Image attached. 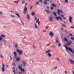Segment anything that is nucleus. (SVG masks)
<instances>
[{"label": "nucleus", "mask_w": 74, "mask_h": 74, "mask_svg": "<svg viewBox=\"0 0 74 74\" xmlns=\"http://www.w3.org/2000/svg\"><path fill=\"white\" fill-rule=\"evenodd\" d=\"M64 47L66 49V51H69V50L73 54H74V51H73V50L71 48H68V47L66 45H65Z\"/></svg>", "instance_id": "f257e3e1"}, {"label": "nucleus", "mask_w": 74, "mask_h": 74, "mask_svg": "<svg viewBox=\"0 0 74 74\" xmlns=\"http://www.w3.org/2000/svg\"><path fill=\"white\" fill-rule=\"evenodd\" d=\"M22 64H21V65H18V68L20 71L24 72V71H25V69H22Z\"/></svg>", "instance_id": "f03ea898"}, {"label": "nucleus", "mask_w": 74, "mask_h": 74, "mask_svg": "<svg viewBox=\"0 0 74 74\" xmlns=\"http://www.w3.org/2000/svg\"><path fill=\"white\" fill-rule=\"evenodd\" d=\"M27 8H26V7H25L24 9V11L23 13L24 14H26V12H27Z\"/></svg>", "instance_id": "7ed1b4c3"}, {"label": "nucleus", "mask_w": 74, "mask_h": 74, "mask_svg": "<svg viewBox=\"0 0 74 74\" xmlns=\"http://www.w3.org/2000/svg\"><path fill=\"white\" fill-rule=\"evenodd\" d=\"M2 70L3 72H4L5 71V65H4L3 63L2 64Z\"/></svg>", "instance_id": "20e7f679"}, {"label": "nucleus", "mask_w": 74, "mask_h": 74, "mask_svg": "<svg viewBox=\"0 0 74 74\" xmlns=\"http://www.w3.org/2000/svg\"><path fill=\"white\" fill-rule=\"evenodd\" d=\"M69 61L71 64H74V62L73 60L70 59H69Z\"/></svg>", "instance_id": "39448f33"}, {"label": "nucleus", "mask_w": 74, "mask_h": 74, "mask_svg": "<svg viewBox=\"0 0 74 74\" xmlns=\"http://www.w3.org/2000/svg\"><path fill=\"white\" fill-rule=\"evenodd\" d=\"M69 22H70L71 23H73V22L72 21V17L70 16L69 17Z\"/></svg>", "instance_id": "423d86ee"}, {"label": "nucleus", "mask_w": 74, "mask_h": 74, "mask_svg": "<svg viewBox=\"0 0 74 74\" xmlns=\"http://www.w3.org/2000/svg\"><path fill=\"white\" fill-rule=\"evenodd\" d=\"M17 51L18 52V53H19L20 55H21L22 54V51L21 50H19L18 49H17Z\"/></svg>", "instance_id": "0eeeda50"}, {"label": "nucleus", "mask_w": 74, "mask_h": 74, "mask_svg": "<svg viewBox=\"0 0 74 74\" xmlns=\"http://www.w3.org/2000/svg\"><path fill=\"white\" fill-rule=\"evenodd\" d=\"M49 20L50 22H52L53 21V19L52 17L51 16L49 17Z\"/></svg>", "instance_id": "6e6552de"}, {"label": "nucleus", "mask_w": 74, "mask_h": 74, "mask_svg": "<svg viewBox=\"0 0 74 74\" xmlns=\"http://www.w3.org/2000/svg\"><path fill=\"white\" fill-rule=\"evenodd\" d=\"M45 11L46 12L47 14H51V12L48 10H45Z\"/></svg>", "instance_id": "1a4fd4ad"}, {"label": "nucleus", "mask_w": 74, "mask_h": 74, "mask_svg": "<svg viewBox=\"0 0 74 74\" xmlns=\"http://www.w3.org/2000/svg\"><path fill=\"white\" fill-rule=\"evenodd\" d=\"M38 23V26L40 25V21H39V19H37V22H36V23Z\"/></svg>", "instance_id": "9d476101"}, {"label": "nucleus", "mask_w": 74, "mask_h": 74, "mask_svg": "<svg viewBox=\"0 0 74 74\" xmlns=\"http://www.w3.org/2000/svg\"><path fill=\"white\" fill-rule=\"evenodd\" d=\"M58 11V12L57 13V14H58V15H60V13H59V12H61V13H63V12H62V11H60L59 10H57Z\"/></svg>", "instance_id": "9b49d317"}, {"label": "nucleus", "mask_w": 74, "mask_h": 74, "mask_svg": "<svg viewBox=\"0 0 74 74\" xmlns=\"http://www.w3.org/2000/svg\"><path fill=\"white\" fill-rule=\"evenodd\" d=\"M47 56L49 58H51V57L52 56V55H51V53H49L47 54Z\"/></svg>", "instance_id": "f8f14e48"}, {"label": "nucleus", "mask_w": 74, "mask_h": 74, "mask_svg": "<svg viewBox=\"0 0 74 74\" xmlns=\"http://www.w3.org/2000/svg\"><path fill=\"white\" fill-rule=\"evenodd\" d=\"M51 52V50H49L45 51L46 53H49L50 52Z\"/></svg>", "instance_id": "ddd939ff"}, {"label": "nucleus", "mask_w": 74, "mask_h": 74, "mask_svg": "<svg viewBox=\"0 0 74 74\" xmlns=\"http://www.w3.org/2000/svg\"><path fill=\"white\" fill-rule=\"evenodd\" d=\"M27 18L28 19V20H30V15H29V14H27Z\"/></svg>", "instance_id": "4468645a"}, {"label": "nucleus", "mask_w": 74, "mask_h": 74, "mask_svg": "<svg viewBox=\"0 0 74 74\" xmlns=\"http://www.w3.org/2000/svg\"><path fill=\"white\" fill-rule=\"evenodd\" d=\"M50 35L51 36H54V35H53V33L51 32H50L49 33Z\"/></svg>", "instance_id": "2eb2a0df"}, {"label": "nucleus", "mask_w": 74, "mask_h": 74, "mask_svg": "<svg viewBox=\"0 0 74 74\" xmlns=\"http://www.w3.org/2000/svg\"><path fill=\"white\" fill-rule=\"evenodd\" d=\"M14 58H16V52H14Z\"/></svg>", "instance_id": "dca6fc26"}, {"label": "nucleus", "mask_w": 74, "mask_h": 74, "mask_svg": "<svg viewBox=\"0 0 74 74\" xmlns=\"http://www.w3.org/2000/svg\"><path fill=\"white\" fill-rule=\"evenodd\" d=\"M45 5H47L48 4V2L47 1V0H45Z\"/></svg>", "instance_id": "f3484780"}, {"label": "nucleus", "mask_w": 74, "mask_h": 74, "mask_svg": "<svg viewBox=\"0 0 74 74\" xmlns=\"http://www.w3.org/2000/svg\"><path fill=\"white\" fill-rule=\"evenodd\" d=\"M35 15V13L34 12H33L31 13V15L32 16H34Z\"/></svg>", "instance_id": "a211bd4d"}, {"label": "nucleus", "mask_w": 74, "mask_h": 74, "mask_svg": "<svg viewBox=\"0 0 74 74\" xmlns=\"http://www.w3.org/2000/svg\"><path fill=\"white\" fill-rule=\"evenodd\" d=\"M22 63L24 66H25V65H26V63H25V61H23Z\"/></svg>", "instance_id": "6ab92c4d"}, {"label": "nucleus", "mask_w": 74, "mask_h": 74, "mask_svg": "<svg viewBox=\"0 0 74 74\" xmlns=\"http://www.w3.org/2000/svg\"><path fill=\"white\" fill-rule=\"evenodd\" d=\"M35 29H37L38 28V26H37V23H36L35 25Z\"/></svg>", "instance_id": "aec40b11"}, {"label": "nucleus", "mask_w": 74, "mask_h": 74, "mask_svg": "<svg viewBox=\"0 0 74 74\" xmlns=\"http://www.w3.org/2000/svg\"><path fill=\"white\" fill-rule=\"evenodd\" d=\"M62 27H65V28H66V27H67L66 26V25L64 24L62 25Z\"/></svg>", "instance_id": "412c9836"}, {"label": "nucleus", "mask_w": 74, "mask_h": 74, "mask_svg": "<svg viewBox=\"0 0 74 74\" xmlns=\"http://www.w3.org/2000/svg\"><path fill=\"white\" fill-rule=\"evenodd\" d=\"M64 40H65V41H66V42H68V40H67L66 38H64Z\"/></svg>", "instance_id": "4be33fe9"}, {"label": "nucleus", "mask_w": 74, "mask_h": 74, "mask_svg": "<svg viewBox=\"0 0 74 74\" xmlns=\"http://www.w3.org/2000/svg\"><path fill=\"white\" fill-rule=\"evenodd\" d=\"M19 1H14V3H16V4H18V3H19Z\"/></svg>", "instance_id": "5701e85b"}, {"label": "nucleus", "mask_w": 74, "mask_h": 74, "mask_svg": "<svg viewBox=\"0 0 74 74\" xmlns=\"http://www.w3.org/2000/svg\"><path fill=\"white\" fill-rule=\"evenodd\" d=\"M53 13L54 15V16H57V15H56V13H55V12H53Z\"/></svg>", "instance_id": "b1692460"}, {"label": "nucleus", "mask_w": 74, "mask_h": 74, "mask_svg": "<svg viewBox=\"0 0 74 74\" xmlns=\"http://www.w3.org/2000/svg\"><path fill=\"white\" fill-rule=\"evenodd\" d=\"M16 61H19V60H20V58H17L16 59Z\"/></svg>", "instance_id": "393cba45"}, {"label": "nucleus", "mask_w": 74, "mask_h": 74, "mask_svg": "<svg viewBox=\"0 0 74 74\" xmlns=\"http://www.w3.org/2000/svg\"><path fill=\"white\" fill-rule=\"evenodd\" d=\"M66 45H67V46H69V45H71L70 43H66Z\"/></svg>", "instance_id": "a878e982"}, {"label": "nucleus", "mask_w": 74, "mask_h": 74, "mask_svg": "<svg viewBox=\"0 0 74 74\" xmlns=\"http://www.w3.org/2000/svg\"><path fill=\"white\" fill-rule=\"evenodd\" d=\"M0 58L1 59H3V58H4V57H3V55H2L1 54Z\"/></svg>", "instance_id": "bb28decb"}, {"label": "nucleus", "mask_w": 74, "mask_h": 74, "mask_svg": "<svg viewBox=\"0 0 74 74\" xmlns=\"http://www.w3.org/2000/svg\"><path fill=\"white\" fill-rule=\"evenodd\" d=\"M61 46V43H60V42H59L58 43V47H60Z\"/></svg>", "instance_id": "cd10ccee"}, {"label": "nucleus", "mask_w": 74, "mask_h": 74, "mask_svg": "<svg viewBox=\"0 0 74 74\" xmlns=\"http://www.w3.org/2000/svg\"><path fill=\"white\" fill-rule=\"evenodd\" d=\"M25 3V1L24 0H23L22 2V4H24Z\"/></svg>", "instance_id": "c85d7f7f"}, {"label": "nucleus", "mask_w": 74, "mask_h": 74, "mask_svg": "<svg viewBox=\"0 0 74 74\" xmlns=\"http://www.w3.org/2000/svg\"><path fill=\"white\" fill-rule=\"evenodd\" d=\"M15 15H17V16H18V17H20V16H19V14H15Z\"/></svg>", "instance_id": "c756f323"}, {"label": "nucleus", "mask_w": 74, "mask_h": 74, "mask_svg": "<svg viewBox=\"0 0 74 74\" xmlns=\"http://www.w3.org/2000/svg\"><path fill=\"white\" fill-rule=\"evenodd\" d=\"M15 48H18V45H17L16 44L15 45Z\"/></svg>", "instance_id": "7c9ffc66"}, {"label": "nucleus", "mask_w": 74, "mask_h": 74, "mask_svg": "<svg viewBox=\"0 0 74 74\" xmlns=\"http://www.w3.org/2000/svg\"><path fill=\"white\" fill-rule=\"evenodd\" d=\"M39 3H40V2H37L36 3V5H38V4H39Z\"/></svg>", "instance_id": "2f4dec72"}, {"label": "nucleus", "mask_w": 74, "mask_h": 74, "mask_svg": "<svg viewBox=\"0 0 74 74\" xmlns=\"http://www.w3.org/2000/svg\"><path fill=\"white\" fill-rule=\"evenodd\" d=\"M52 5H53V7H56V6L54 4H52Z\"/></svg>", "instance_id": "473e14b6"}, {"label": "nucleus", "mask_w": 74, "mask_h": 74, "mask_svg": "<svg viewBox=\"0 0 74 74\" xmlns=\"http://www.w3.org/2000/svg\"><path fill=\"white\" fill-rule=\"evenodd\" d=\"M65 1L66 3H69V1L67 0H66Z\"/></svg>", "instance_id": "72a5a7b5"}, {"label": "nucleus", "mask_w": 74, "mask_h": 74, "mask_svg": "<svg viewBox=\"0 0 74 74\" xmlns=\"http://www.w3.org/2000/svg\"><path fill=\"white\" fill-rule=\"evenodd\" d=\"M59 19H60V21H62V18L60 17H59Z\"/></svg>", "instance_id": "f704fd0d"}, {"label": "nucleus", "mask_w": 74, "mask_h": 74, "mask_svg": "<svg viewBox=\"0 0 74 74\" xmlns=\"http://www.w3.org/2000/svg\"><path fill=\"white\" fill-rule=\"evenodd\" d=\"M56 43L57 44H58V40H57V39H56Z\"/></svg>", "instance_id": "c9c22d12"}, {"label": "nucleus", "mask_w": 74, "mask_h": 74, "mask_svg": "<svg viewBox=\"0 0 74 74\" xmlns=\"http://www.w3.org/2000/svg\"><path fill=\"white\" fill-rule=\"evenodd\" d=\"M56 19L57 20H59V17H56Z\"/></svg>", "instance_id": "e433bc0d"}, {"label": "nucleus", "mask_w": 74, "mask_h": 74, "mask_svg": "<svg viewBox=\"0 0 74 74\" xmlns=\"http://www.w3.org/2000/svg\"><path fill=\"white\" fill-rule=\"evenodd\" d=\"M12 65L13 66H16V65H15V63H12Z\"/></svg>", "instance_id": "4c0bfd02"}, {"label": "nucleus", "mask_w": 74, "mask_h": 74, "mask_svg": "<svg viewBox=\"0 0 74 74\" xmlns=\"http://www.w3.org/2000/svg\"><path fill=\"white\" fill-rule=\"evenodd\" d=\"M50 45H51V43H50L49 44H47V47H48V46H49Z\"/></svg>", "instance_id": "58836bf2"}, {"label": "nucleus", "mask_w": 74, "mask_h": 74, "mask_svg": "<svg viewBox=\"0 0 74 74\" xmlns=\"http://www.w3.org/2000/svg\"><path fill=\"white\" fill-rule=\"evenodd\" d=\"M3 40V39H2V38L0 36V41H2Z\"/></svg>", "instance_id": "ea45409f"}, {"label": "nucleus", "mask_w": 74, "mask_h": 74, "mask_svg": "<svg viewBox=\"0 0 74 74\" xmlns=\"http://www.w3.org/2000/svg\"><path fill=\"white\" fill-rule=\"evenodd\" d=\"M70 27L71 28V29H74V26H72L71 27Z\"/></svg>", "instance_id": "a19ab883"}, {"label": "nucleus", "mask_w": 74, "mask_h": 74, "mask_svg": "<svg viewBox=\"0 0 74 74\" xmlns=\"http://www.w3.org/2000/svg\"><path fill=\"white\" fill-rule=\"evenodd\" d=\"M54 69L55 70H56V69H57V66H55L54 67Z\"/></svg>", "instance_id": "79ce46f5"}, {"label": "nucleus", "mask_w": 74, "mask_h": 74, "mask_svg": "<svg viewBox=\"0 0 74 74\" xmlns=\"http://www.w3.org/2000/svg\"><path fill=\"white\" fill-rule=\"evenodd\" d=\"M33 6H32L30 8V10H32V8H33Z\"/></svg>", "instance_id": "37998d69"}, {"label": "nucleus", "mask_w": 74, "mask_h": 74, "mask_svg": "<svg viewBox=\"0 0 74 74\" xmlns=\"http://www.w3.org/2000/svg\"><path fill=\"white\" fill-rule=\"evenodd\" d=\"M69 43L71 45V43H72V41H70L69 42Z\"/></svg>", "instance_id": "c03bdc74"}, {"label": "nucleus", "mask_w": 74, "mask_h": 74, "mask_svg": "<svg viewBox=\"0 0 74 74\" xmlns=\"http://www.w3.org/2000/svg\"><path fill=\"white\" fill-rule=\"evenodd\" d=\"M1 36L2 37H3L4 38L5 37V36H4V35H1Z\"/></svg>", "instance_id": "a18cd8bd"}, {"label": "nucleus", "mask_w": 74, "mask_h": 74, "mask_svg": "<svg viewBox=\"0 0 74 74\" xmlns=\"http://www.w3.org/2000/svg\"><path fill=\"white\" fill-rule=\"evenodd\" d=\"M51 10H53V7H51Z\"/></svg>", "instance_id": "49530a36"}, {"label": "nucleus", "mask_w": 74, "mask_h": 74, "mask_svg": "<svg viewBox=\"0 0 74 74\" xmlns=\"http://www.w3.org/2000/svg\"><path fill=\"white\" fill-rule=\"evenodd\" d=\"M71 40H74V38L71 37Z\"/></svg>", "instance_id": "de8ad7c7"}, {"label": "nucleus", "mask_w": 74, "mask_h": 74, "mask_svg": "<svg viewBox=\"0 0 74 74\" xmlns=\"http://www.w3.org/2000/svg\"><path fill=\"white\" fill-rule=\"evenodd\" d=\"M11 16H12V17L13 18H14V17H15V16H13L12 15H11Z\"/></svg>", "instance_id": "09e8293b"}, {"label": "nucleus", "mask_w": 74, "mask_h": 74, "mask_svg": "<svg viewBox=\"0 0 74 74\" xmlns=\"http://www.w3.org/2000/svg\"><path fill=\"white\" fill-rule=\"evenodd\" d=\"M61 17H62L63 18V17H64V16L63 15H61Z\"/></svg>", "instance_id": "8fccbe9b"}, {"label": "nucleus", "mask_w": 74, "mask_h": 74, "mask_svg": "<svg viewBox=\"0 0 74 74\" xmlns=\"http://www.w3.org/2000/svg\"><path fill=\"white\" fill-rule=\"evenodd\" d=\"M48 27H49V26H47L46 27L45 29H48Z\"/></svg>", "instance_id": "3c124183"}, {"label": "nucleus", "mask_w": 74, "mask_h": 74, "mask_svg": "<svg viewBox=\"0 0 74 74\" xmlns=\"http://www.w3.org/2000/svg\"><path fill=\"white\" fill-rule=\"evenodd\" d=\"M10 58L11 60H12V58L11 57V56H10Z\"/></svg>", "instance_id": "603ef678"}, {"label": "nucleus", "mask_w": 74, "mask_h": 74, "mask_svg": "<svg viewBox=\"0 0 74 74\" xmlns=\"http://www.w3.org/2000/svg\"><path fill=\"white\" fill-rule=\"evenodd\" d=\"M0 14H1V15H3V14L2 13V12H0Z\"/></svg>", "instance_id": "864d4df0"}, {"label": "nucleus", "mask_w": 74, "mask_h": 74, "mask_svg": "<svg viewBox=\"0 0 74 74\" xmlns=\"http://www.w3.org/2000/svg\"><path fill=\"white\" fill-rule=\"evenodd\" d=\"M43 32H47V31H46V30H43Z\"/></svg>", "instance_id": "5fc2aeb1"}, {"label": "nucleus", "mask_w": 74, "mask_h": 74, "mask_svg": "<svg viewBox=\"0 0 74 74\" xmlns=\"http://www.w3.org/2000/svg\"><path fill=\"white\" fill-rule=\"evenodd\" d=\"M57 60H58V61H60V60H59V59L58 58H57Z\"/></svg>", "instance_id": "6e6d98bb"}, {"label": "nucleus", "mask_w": 74, "mask_h": 74, "mask_svg": "<svg viewBox=\"0 0 74 74\" xmlns=\"http://www.w3.org/2000/svg\"><path fill=\"white\" fill-rule=\"evenodd\" d=\"M13 73H15V70H13Z\"/></svg>", "instance_id": "4d7b16f0"}, {"label": "nucleus", "mask_w": 74, "mask_h": 74, "mask_svg": "<svg viewBox=\"0 0 74 74\" xmlns=\"http://www.w3.org/2000/svg\"><path fill=\"white\" fill-rule=\"evenodd\" d=\"M69 35L70 36H73V35L71 34H69Z\"/></svg>", "instance_id": "13d9d810"}, {"label": "nucleus", "mask_w": 74, "mask_h": 74, "mask_svg": "<svg viewBox=\"0 0 74 74\" xmlns=\"http://www.w3.org/2000/svg\"><path fill=\"white\" fill-rule=\"evenodd\" d=\"M35 20H37V18L36 17H35Z\"/></svg>", "instance_id": "bf43d9fd"}, {"label": "nucleus", "mask_w": 74, "mask_h": 74, "mask_svg": "<svg viewBox=\"0 0 74 74\" xmlns=\"http://www.w3.org/2000/svg\"><path fill=\"white\" fill-rule=\"evenodd\" d=\"M63 19H64V20L66 19V18H63Z\"/></svg>", "instance_id": "052dcab7"}, {"label": "nucleus", "mask_w": 74, "mask_h": 74, "mask_svg": "<svg viewBox=\"0 0 74 74\" xmlns=\"http://www.w3.org/2000/svg\"><path fill=\"white\" fill-rule=\"evenodd\" d=\"M39 1L40 2V3H41L42 2V0H39Z\"/></svg>", "instance_id": "680f3d73"}, {"label": "nucleus", "mask_w": 74, "mask_h": 74, "mask_svg": "<svg viewBox=\"0 0 74 74\" xmlns=\"http://www.w3.org/2000/svg\"><path fill=\"white\" fill-rule=\"evenodd\" d=\"M47 9H49V7H47Z\"/></svg>", "instance_id": "e2e57ef3"}, {"label": "nucleus", "mask_w": 74, "mask_h": 74, "mask_svg": "<svg viewBox=\"0 0 74 74\" xmlns=\"http://www.w3.org/2000/svg\"><path fill=\"white\" fill-rule=\"evenodd\" d=\"M65 74H67V72H66V71H65Z\"/></svg>", "instance_id": "0e129e2a"}, {"label": "nucleus", "mask_w": 74, "mask_h": 74, "mask_svg": "<svg viewBox=\"0 0 74 74\" xmlns=\"http://www.w3.org/2000/svg\"><path fill=\"white\" fill-rule=\"evenodd\" d=\"M52 47L53 48H55L56 47V46H53Z\"/></svg>", "instance_id": "69168bd1"}, {"label": "nucleus", "mask_w": 74, "mask_h": 74, "mask_svg": "<svg viewBox=\"0 0 74 74\" xmlns=\"http://www.w3.org/2000/svg\"><path fill=\"white\" fill-rule=\"evenodd\" d=\"M25 5L26 6V5H27V3H26L25 4Z\"/></svg>", "instance_id": "338daca9"}, {"label": "nucleus", "mask_w": 74, "mask_h": 74, "mask_svg": "<svg viewBox=\"0 0 74 74\" xmlns=\"http://www.w3.org/2000/svg\"><path fill=\"white\" fill-rule=\"evenodd\" d=\"M71 4L72 5H73V2H71Z\"/></svg>", "instance_id": "774afa93"}]
</instances>
